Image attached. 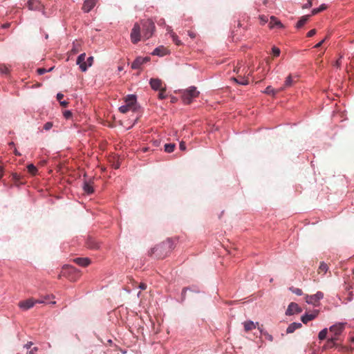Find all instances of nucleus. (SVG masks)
Returning <instances> with one entry per match:
<instances>
[{
	"label": "nucleus",
	"mask_w": 354,
	"mask_h": 354,
	"mask_svg": "<svg viewBox=\"0 0 354 354\" xmlns=\"http://www.w3.org/2000/svg\"><path fill=\"white\" fill-rule=\"evenodd\" d=\"M269 26H270V28H274V27H278L279 28H283V26L281 23V21L279 20H278L277 18L274 16H272L270 17Z\"/></svg>",
	"instance_id": "aec40b11"
},
{
	"label": "nucleus",
	"mask_w": 354,
	"mask_h": 354,
	"mask_svg": "<svg viewBox=\"0 0 354 354\" xmlns=\"http://www.w3.org/2000/svg\"><path fill=\"white\" fill-rule=\"evenodd\" d=\"M73 261L82 267H86L91 263V260L88 258L78 257L73 259Z\"/></svg>",
	"instance_id": "a211bd4d"
},
{
	"label": "nucleus",
	"mask_w": 354,
	"mask_h": 354,
	"mask_svg": "<svg viewBox=\"0 0 354 354\" xmlns=\"http://www.w3.org/2000/svg\"><path fill=\"white\" fill-rule=\"evenodd\" d=\"M37 351V347H34L33 348H32L30 351H32L33 353H35V352H36Z\"/></svg>",
	"instance_id": "4d7b16f0"
},
{
	"label": "nucleus",
	"mask_w": 354,
	"mask_h": 354,
	"mask_svg": "<svg viewBox=\"0 0 354 354\" xmlns=\"http://www.w3.org/2000/svg\"><path fill=\"white\" fill-rule=\"evenodd\" d=\"M279 90L275 91L271 86H268L266 87L265 90V93L268 95H274L277 93H278Z\"/></svg>",
	"instance_id": "473e14b6"
},
{
	"label": "nucleus",
	"mask_w": 354,
	"mask_h": 354,
	"mask_svg": "<svg viewBox=\"0 0 354 354\" xmlns=\"http://www.w3.org/2000/svg\"><path fill=\"white\" fill-rule=\"evenodd\" d=\"M346 325V323L339 322L331 326L329 330L334 335L333 337H337L339 339V336L344 331Z\"/></svg>",
	"instance_id": "0eeeda50"
},
{
	"label": "nucleus",
	"mask_w": 354,
	"mask_h": 354,
	"mask_svg": "<svg viewBox=\"0 0 354 354\" xmlns=\"http://www.w3.org/2000/svg\"><path fill=\"white\" fill-rule=\"evenodd\" d=\"M179 147H180V150L185 151V149H186L185 143L184 142H183V141L180 142V145H179Z\"/></svg>",
	"instance_id": "a18cd8bd"
},
{
	"label": "nucleus",
	"mask_w": 354,
	"mask_h": 354,
	"mask_svg": "<svg viewBox=\"0 0 354 354\" xmlns=\"http://www.w3.org/2000/svg\"><path fill=\"white\" fill-rule=\"evenodd\" d=\"M150 85L152 89L155 90V79L151 78L150 80Z\"/></svg>",
	"instance_id": "49530a36"
},
{
	"label": "nucleus",
	"mask_w": 354,
	"mask_h": 354,
	"mask_svg": "<svg viewBox=\"0 0 354 354\" xmlns=\"http://www.w3.org/2000/svg\"><path fill=\"white\" fill-rule=\"evenodd\" d=\"M318 313H319L318 310H315L313 313H312L310 314L307 313V314L303 315L301 317V319L304 324H307L309 321H311V320L314 319L315 317H317V316L318 315Z\"/></svg>",
	"instance_id": "f3484780"
},
{
	"label": "nucleus",
	"mask_w": 354,
	"mask_h": 354,
	"mask_svg": "<svg viewBox=\"0 0 354 354\" xmlns=\"http://www.w3.org/2000/svg\"><path fill=\"white\" fill-rule=\"evenodd\" d=\"M156 91H158V97L160 100L165 99L168 95L166 92L165 85L159 79L156 78Z\"/></svg>",
	"instance_id": "1a4fd4ad"
},
{
	"label": "nucleus",
	"mask_w": 354,
	"mask_h": 354,
	"mask_svg": "<svg viewBox=\"0 0 354 354\" xmlns=\"http://www.w3.org/2000/svg\"><path fill=\"white\" fill-rule=\"evenodd\" d=\"M290 291H292L293 293L296 294L297 295H302V290L297 288L291 287L290 288Z\"/></svg>",
	"instance_id": "e433bc0d"
},
{
	"label": "nucleus",
	"mask_w": 354,
	"mask_h": 354,
	"mask_svg": "<svg viewBox=\"0 0 354 354\" xmlns=\"http://www.w3.org/2000/svg\"><path fill=\"white\" fill-rule=\"evenodd\" d=\"M352 342H354V336L352 337Z\"/></svg>",
	"instance_id": "774afa93"
},
{
	"label": "nucleus",
	"mask_w": 354,
	"mask_h": 354,
	"mask_svg": "<svg viewBox=\"0 0 354 354\" xmlns=\"http://www.w3.org/2000/svg\"><path fill=\"white\" fill-rule=\"evenodd\" d=\"M97 0H85L82 6V10L85 12H90L95 6Z\"/></svg>",
	"instance_id": "dca6fc26"
},
{
	"label": "nucleus",
	"mask_w": 354,
	"mask_h": 354,
	"mask_svg": "<svg viewBox=\"0 0 354 354\" xmlns=\"http://www.w3.org/2000/svg\"><path fill=\"white\" fill-rule=\"evenodd\" d=\"M259 330H260V333L262 335H263L265 337V338L268 340H269L270 342H272L273 341V337L269 334L268 332L266 331H264L261 328L259 327L258 328Z\"/></svg>",
	"instance_id": "cd10ccee"
},
{
	"label": "nucleus",
	"mask_w": 354,
	"mask_h": 354,
	"mask_svg": "<svg viewBox=\"0 0 354 354\" xmlns=\"http://www.w3.org/2000/svg\"><path fill=\"white\" fill-rule=\"evenodd\" d=\"M142 290L145 289L146 288V285L145 284H141L140 286Z\"/></svg>",
	"instance_id": "052dcab7"
},
{
	"label": "nucleus",
	"mask_w": 354,
	"mask_h": 354,
	"mask_svg": "<svg viewBox=\"0 0 354 354\" xmlns=\"http://www.w3.org/2000/svg\"><path fill=\"white\" fill-rule=\"evenodd\" d=\"M92 183H93V182L91 180L89 181H85L84 183V186H83L84 191L88 194H91L93 193V192H94V189L92 186Z\"/></svg>",
	"instance_id": "4be33fe9"
},
{
	"label": "nucleus",
	"mask_w": 354,
	"mask_h": 354,
	"mask_svg": "<svg viewBox=\"0 0 354 354\" xmlns=\"http://www.w3.org/2000/svg\"><path fill=\"white\" fill-rule=\"evenodd\" d=\"M86 246L91 250H98L100 248V243L95 238L88 237L86 241Z\"/></svg>",
	"instance_id": "f8f14e48"
},
{
	"label": "nucleus",
	"mask_w": 354,
	"mask_h": 354,
	"mask_svg": "<svg viewBox=\"0 0 354 354\" xmlns=\"http://www.w3.org/2000/svg\"><path fill=\"white\" fill-rule=\"evenodd\" d=\"M259 325V322H253L252 321H247L243 323L244 330L245 332L251 331L256 328L257 326Z\"/></svg>",
	"instance_id": "412c9836"
},
{
	"label": "nucleus",
	"mask_w": 354,
	"mask_h": 354,
	"mask_svg": "<svg viewBox=\"0 0 354 354\" xmlns=\"http://www.w3.org/2000/svg\"><path fill=\"white\" fill-rule=\"evenodd\" d=\"M85 58H86V54L82 53L81 55H80L78 56V57L77 59V62H76L77 64L80 66V68L83 72H85L88 68V66L85 61Z\"/></svg>",
	"instance_id": "ddd939ff"
},
{
	"label": "nucleus",
	"mask_w": 354,
	"mask_h": 354,
	"mask_svg": "<svg viewBox=\"0 0 354 354\" xmlns=\"http://www.w3.org/2000/svg\"><path fill=\"white\" fill-rule=\"evenodd\" d=\"M53 122H48L45 123V124L44 125V129H45L46 131H48L53 127Z\"/></svg>",
	"instance_id": "ea45409f"
},
{
	"label": "nucleus",
	"mask_w": 354,
	"mask_h": 354,
	"mask_svg": "<svg viewBox=\"0 0 354 354\" xmlns=\"http://www.w3.org/2000/svg\"><path fill=\"white\" fill-rule=\"evenodd\" d=\"M189 35L191 37H192V38H194V37H195V35H194V33H192V32H189Z\"/></svg>",
	"instance_id": "e2e57ef3"
},
{
	"label": "nucleus",
	"mask_w": 354,
	"mask_h": 354,
	"mask_svg": "<svg viewBox=\"0 0 354 354\" xmlns=\"http://www.w3.org/2000/svg\"><path fill=\"white\" fill-rule=\"evenodd\" d=\"M63 115L66 119H70L72 117V113L70 111H65Z\"/></svg>",
	"instance_id": "79ce46f5"
},
{
	"label": "nucleus",
	"mask_w": 354,
	"mask_h": 354,
	"mask_svg": "<svg viewBox=\"0 0 354 354\" xmlns=\"http://www.w3.org/2000/svg\"><path fill=\"white\" fill-rule=\"evenodd\" d=\"M176 101V99L175 97H172L171 98V102L172 103H174Z\"/></svg>",
	"instance_id": "bf43d9fd"
},
{
	"label": "nucleus",
	"mask_w": 354,
	"mask_h": 354,
	"mask_svg": "<svg viewBox=\"0 0 354 354\" xmlns=\"http://www.w3.org/2000/svg\"><path fill=\"white\" fill-rule=\"evenodd\" d=\"M164 147H165V151H166L167 153H171L174 150L176 145L174 143H169V144H165Z\"/></svg>",
	"instance_id": "c756f323"
},
{
	"label": "nucleus",
	"mask_w": 354,
	"mask_h": 354,
	"mask_svg": "<svg viewBox=\"0 0 354 354\" xmlns=\"http://www.w3.org/2000/svg\"><path fill=\"white\" fill-rule=\"evenodd\" d=\"M231 80L241 85H248L249 84L248 78L245 77H232Z\"/></svg>",
	"instance_id": "5701e85b"
},
{
	"label": "nucleus",
	"mask_w": 354,
	"mask_h": 354,
	"mask_svg": "<svg viewBox=\"0 0 354 354\" xmlns=\"http://www.w3.org/2000/svg\"><path fill=\"white\" fill-rule=\"evenodd\" d=\"M15 153L17 156H20L21 155L20 153H19L16 149H15Z\"/></svg>",
	"instance_id": "680f3d73"
},
{
	"label": "nucleus",
	"mask_w": 354,
	"mask_h": 354,
	"mask_svg": "<svg viewBox=\"0 0 354 354\" xmlns=\"http://www.w3.org/2000/svg\"><path fill=\"white\" fill-rule=\"evenodd\" d=\"M86 62L87 64L88 67L91 66L93 64V57H88Z\"/></svg>",
	"instance_id": "37998d69"
},
{
	"label": "nucleus",
	"mask_w": 354,
	"mask_h": 354,
	"mask_svg": "<svg viewBox=\"0 0 354 354\" xmlns=\"http://www.w3.org/2000/svg\"><path fill=\"white\" fill-rule=\"evenodd\" d=\"M63 97H64V95L62 93H57V100L59 102L62 101Z\"/></svg>",
	"instance_id": "de8ad7c7"
},
{
	"label": "nucleus",
	"mask_w": 354,
	"mask_h": 354,
	"mask_svg": "<svg viewBox=\"0 0 354 354\" xmlns=\"http://www.w3.org/2000/svg\"><path fill=\"white\" fill-rule=\"evenodd\" d=\"M302 311L301 308L298 306L297 304L292 302L289 304L286 310V315H291L295 313H299Z\"/></svg>",
	"instance_id": "4468645a"
},
{
	"label": "nucleus",
	"mask_w": 354,
	"mask_h": 354,
	"mask_svg": "<svg viewBox=\"0 0 354 354\" xmlns=\"http://www.w3.org/2000/svg\"><path fill=\"white\" fill-rule=\"evenodd\" d=\"M316 30L315 29H312L310 30L308 33H307V37H311L313 36H314L315 34H316Z\"/></svg>",
	"instance_id": "c03bdc74"
},
{
	"label": "nucleus",
	"mask_w": 354,
	"mask_h": 354,
	"mask_svg": "<svg viewBox=\"0 0 354 354\" xmlns=\"http://www.w3.org/2000/svg\"><path fill=\"white\" fill-rule=\"evenodd\" d=\"M173 248V243L170 239H167L158 245L156 250L158 251L159 258L164 259L168 255Z\"/></svg>",
	"instance_id": "7ed1b4c3"
},
{
	"label": "nucleus",
	"mask_w": 354,
	"mask_h": 354,
	"mask_svg": "<svg viewBox=\"0 0 354 354\" xmlns=\"http://www.w3.org/2000/svg\"><path fill=\"white\" fill-rule=\"evenodd\" d=\"M312 6V3H311V0H309L308 1V3L307 4H306L304 8H308V7H310Z\"/></svg>",
	"instance_id": "5fc2aeb1"
},
{
	"label": "nucleus",
	"mask_w": 354,
	"mask_h": 354,
	"mask_svg": "<svg viewBox=\"0 0 354 354\" xmlns=\"http://www.w3.org/2000/svg\"><path fill=\"white\" fill-rule=\"evenodd\" d=\"M259 19L261 21V24L264 25L268 21V19L267 16L265 15H260Z\"/></svg>",
	"instance_id": "a19ab883"
},
{
	"label": "nucleus",
	"mask_w": 354,
	"mask_h": 354,
	"mask_svg": "<svg viewBox=\"0 0 354 354\" xmlns=\"http://www.w3.org/2000/svg\"><path fill=\"white\" fill-rule=\"evenodd\" d=\"M328 270V266L326 263H325L324 261L320 263V265L318 268V273L319 274H326V272Z\"/></svg>",
	"instance_id": "a878e982"
},
{
	"label": "nucleus",
	"mask_w": 354,
	"mask_h": 354,
	"mask_svg": "<svg viewBox=\"0 0 354 354\" xmlns=\"http://www.w3.org/2000/svg\"><path fill=\"white\" fill-rule=\"evenodd\" d=\"M32 343L30 342L25 344L24 347L26 348V349H28L32 346Z\"/></svg>",
	"instance_id": "603ef678"
},
{
	"label": "nucleus",
	"mask_w": 354,
	"mask_h": 354,
	"mask_svg": "<svg viewBox=\"0 0 354 354\" xmlns=\"http://www.w3.org/2000/svg\"><path fill=\"white\" fill-rule=\"evenodd\" d=\"M62 277H64L71 281H75L80 277V271L73 266L65 265L62 268L58 279H60Z\"/></svg>",
	"instance_id": "f257e3e1"
},
{
	"label": "nucleus",
	"mask_w": 354,
	"mask_h": 354,
	"mask_svg": "<svg viewBox=\"0 0 354 354\" xmlns=\"http://www.w3.org/2000/svg\"><path fill=\"white\" fill-rule=\"evenodd\" d=\"M72 51H73L74 53H77V50L76 49H73Z\"/></svg>",
	"instance_id": "69168bd1"
},
{
	"label": "nucleus",
	"mask_w": 354,
	"mask_h": 354,
	"mask_svg": "<svg viewBox=\"0 0 354 354\" xmlns=\"http://www.w3.org/2000/svg\"><path fill=\"white\" fill-rule=\"evenodd\" d=\"M187 290V288H183V291H182V295H183V296H184V295H185V292H186Z\"/></svg>",
	"instance_id": "13d9d810"
},
{
	"label": "nucleus",
	"mask_w": 354,
	"mask_h": 354,
	"mask_svg": "<svg viewBox=\"0 0 354 354\" xmlns=\"http://www.w3.org/2000/svg\"><path fill=\"white\" fill-rule=\"evenodd\" d=\"M149 57H137L131 64V68L133 69H138L140 68L141 66L145 63L149 62Z\"/></svg>",
	"instance_id": "9b49d317"
},
{
	"label": "nucleus",
	"mask_w": 354,
	"mask_h": 354,
	"mask_svg": "<svg viewBox=\"0 0 354 354\" xmlns=\"http://www.w3.org/2000/svg\"><path fill=\"white\" fill-rule=\"evenodd\" d=\"M272 50L274 57H278L280 55V49L279 48L274 46Z\"/></svg>",
	"instance_id": "58836bf2"
},
{
	"label": "nucleus",
	"mask_w": 354,
	"mask_h": 354,
	"mask_svg": "<svg viewBox=\"0 0 354 354\" xmlns=\"http://www.w3.org/2000/svg\"><path fill=\"white\" fill-rule=\"evenodd\" d=\"M3 176V168L0 166V180Z\"/></svg>",
	"instance_id": "6e6d98bb"
},
{
	"label": "nucleus",
	"mask_w": 354,
	"mask_h": 354,
	"mask_svg": "<svg viewBox=\"0 0 354 354\" xmlns=\"http://www.w3.org/2000/svg\"><path fill=\"white\" fill-rule=\"evenodd\" d=\"M140 27L138 24H135L131 32V40L132 43L137 44L140 40Z\"/></svg>",
	"instance_id": "9d476101"
},
{
	"label": "nucleus",
	"mask_w": 354,
	"mask_h": 354,
	"mask_svg": "<svg viewBox=\"0 0 354 354\" xmlns=\"http://www.w3.org/2000/svg\"><path fill=\"white\" fill-rule=\"evenodd\" d=\"M28 171L32 174L35 175L37 172V167L33 164H30L27 166Z\"/></svg>",
	"instance_id": "2f4dec72"
},
{
	"label": "nucleus",
	"mask_w": 354,
	"mask_h": 354,
	"mask_svg": "<svg viewBox=\"0 0 354 354\" xmlns=\"http://www.w3.org/2000/svg\"><path fill=\"white\" fill-rule=\"evenodd\" d=\"M0 73L2 74H8L9 73L8 66L4 64H0Z\"/></svg>",
	"instance_id": "c9c22d12"
},
{
	"label": "nucleus",
	"mask_w": 354,
	"mask_h": 354,
	"mask_svg": "<svg viewBox=\"0 0 354 354\" xmlns=\"http://www.w3.org/2000/svg\"><path fill=\"white\" fill-rule=\"evenodd\" d=\"M115 169H118L119 168V165H116L114 166Z\"/></svg>",
	"instance_id": "0e129e2a"
},
{
	"label": "nucleus",
	"mask_w": 354,
	"mask_h": 354,
	"mask_svg": "<svg viewBox=\"0 0 354 354\" xmlns=\"http://www.w3.org/2000/svg\"><path fill=\"white\" fill-rule=\"evenodd\" d=\"M29 354H35V353H33V352H32V351H30V352H29Z\"/></svg>",
	"instance_id": "338daca9"
},
{
	"label": "nucleus",
	"mask_w": 354,
	"mask_h": 354,
	"mask_svg": "<svg viewBox=\"0 0 354 354\" xmlns=\"http://www.w3.org/2000/svg\"><path fill=\"white\" fill-rule=\"evenodd\" d=\"M36 304H44V301L29 298L26 300L19 301L18 306L23 310H28V309L32 308Z\"/></svg>",
	"instance_id": "39448f33"
},
{
	"label": "nucleus",
	"mask_w": 354,
	"mask_h": 354,
	"mask_svg": "<svg viewBox=\"0 0 354 354\" xmlns=\"http://www.w3.org/2000/svg\"><path fill=\"white\" fill-rule=\"evenodd\" d=\"M27 6L30 10H40L43 8L42 4L38 0H28Z\"/></svg>",
	"instance_id": "2eb2a0df"
},
{
	"label": "nucleus",
	"mask_w": 354,
	"mask_h": 354,
	"mask_svg": "<svg viewBox=\"0 0 354 354\" xmlns=\"http://www.w3.org/2000/svg\"><path fill=\"white\" fill-rule=\"evenodd\" d=\"M310 16L309 15L303 16L297 23L296 28H301L308 21Z\"/></svg>",
	"instance_id": "393cba45"
},
{
	"label": "nucleus",
	"mask_w": 354,
	"mask_h": 354,
	"mask_svg": "<svg viewBox=\"0 0 354 354\" xmlns=\"http://www.w3.org/2000/svg\"><path fill=\"white\" fill-rule=\"evenodd\" d=\"M199 95V92L196 90L194 86H191L189 88L182 91V100L185 104H190L193 99L197 97Z\"/></svg>",
	"instance_id": "20e7f679"
},
{
	"label": "nucleus",
	"mask_w": 354,
	"mask_h": 354,
	"mask_svg": "<svg viewBox=\"0 0 354 354\" xmlns=\"http://www.w3.org/2000/svg\"><path fill=\"white\" fill-rule=\"evenodd\" d=\"M338 340L337 337H331L328 339L326 344L324 346V348H333L335 346V341Z\"/></svg>",
	"instance_id": "bb28decb"
},
{
	"label": "nucleus",
	"mask_w": 354,
	"mask_h": 354,
	"mask_svg": "<svg viewBox=\"0 0 354 354\" xmlns=\"http://www.w3.org/2000/svg\"><path fill=\"white\" fill-rule=\"evenodd\" d=\"M324 294L322 292H317L316 294L313 295H306L305 300L308 304L317 306L319 301L322 299Z\"/></svg>",
	"instance_id": "6e6552de"
},
{
	"label": "nucleus",
	"mask_w": 354,
	"mask_h": 354,
	"mask_svg": "<svg viewBox=\"0 0 354 354\" xmlns=\"http://www.w3.org/2000/svg\"><path fill=\"white\" fill-rule=\"evenodd\" d=\"M335 66L339 67L341 65V61L340 59L337 60L334 64Z\"/></svg>",
	"instance_id": "864d4df0"
},
{
	"label": "nucleus",
	"mask_w": 354,
	"mask_h": 354,
	"mask_svg": "<svg viewBox=\"0 0 354 354\" xmlns=\"http://www.w3.org/2000/svg\"><path fill=\"white\" fill-rule=\"evenodd\" d=\"M52 70H53V68H50L48 70V71H51ZM37 72L39 75H43L47 72V70L44 68H37Z\"/></svg>",
	"instance_id": "4c0bfd02"
},
{
	"label": "nucleus",
	"mask_w": 354,
	"mask_h": 354,
	"mask_svg": "<svg viewBox=\"0 0 354 354\" xmlns=\"http://www.w3.org/2000/svg\"><path fill=\"white\" fill-rule=\"evenodd\" d=\"M302 326L301 324V323H296V322H294V323H292L291 324H290L288 326V327L287 328V330H286V333H293L295 330L301 328Z\"/></svg>",
	"instance_id": "b1692460"
},
{
	"label": "nucleus",
	"mask_w": 354,
	"mask_h": 354,
	"mask_svg": "<svg viewBox=\"0 0 354 354\" xmlns=\"http://www.w3.org/2000/svg\"><path fill=\"white\" fill-rule=\"evenodd\" d=\"M143 37L146 39L151 37L153 32L154 26L151 19H148L142 26Z\"/></svg>",
	"instance_id": "423d86ee"
},
{
	"label": "nucleus",
	"mask_w": 354,
	"mask_h": 354,
	"mask_svg": "<svg viewBox=\"0 0 354 354\" xmlns=\"http://www.w3.org/2000/svg\"><path fill=\"white\" fill-rule=\"evenodd\" d=\"M326 39V38H325V39H322L320 42H319L318 44H317L315 46V48H319V47L322 45V44L325 41Z\"/></svg>",
	"instance_id": "3c124183"
},
{
	"label": "nucleus",
	"mask_w": 354,
	"mask_h": 354,
	"mask_svg": "<svg viewBox=\"0 0 354 354\" xmlns=\"http://www.w3.org/2000/svg\"><path fill=\"white\" fill-rule=\"evenodd\" d=\"M168 29L169 31L171 32L173 41L178 46L181 45L182 42L180 41V40L178 39L177 35L174 32H173L171 30H170V28H168Z\"/></svg>",
	"instance_id": "7c9ffc66"
},
{
	"label": "nucleus",
	"mask_w": 354,
	"mask_h": 354,
	"mask_svg": "<svg viewBox=\"0 0 354 354\" xmlns=\"http://www.w3.org/2000/svg\"><path fill=\"white\" fill-rule=\"evenodd\" d=\"M292 83H293V81H292V77L291 75H288L285 81V84H284V87H282L279 89V91H283L285 87H289V86H291L292 85Z\"/></svg>",
	"instance_id": "c85d7f7f"
},
{
	"label": "nucleus",
	"mask_w": 354,
	"mask_h": 354,
	"mask_svg": "<svg viewBox=\"0 0 354 354\" xmlns=\"http://www.w3.org/2000/svg\"><path fill=\"white\" fill-rule=\"evenodd\" d=\"M170 54V50L163 46L156 48V56L163 57Z\"/></svg>",
	"instance_id": "6ab92c4d"
},
{
	"label": "nucleus",
	"mask_w": 354,
	"mask_h": 354,
	"mask_svg": "<svg viewBox=\"0 0 354 354\" xmlns=\"http://www.w3.org/2000/svg\"><path fill=\"white\" fill-rule=\"evenodd\" d=\"M125 104L119 108V111L122 113H126L128 111H136L137 110V101L136 97L134 95H129L124 98Z\"/></svg>",
	"instance_id": "f03ea898"
},
{
	"label": "nucleus",
	"mask_w": 354,
	"mask_h": 354,
	"mask_svg": "<svg viewBox=\"0 0 354 354\" xmlns=\"http://www.w3.org/2000/svg\"><path fill=\"white\" fill-rule=\"evenodd\" d=\"M59 104H60V105H61L62 106H63V107H66V106H68V102L67 101H65V100H64V101H60V102H59Z\"/></svg>",
	"instance_id": "09e8293b"
},
{
	"label": "nucleus",
	"mask_w": 354,
	"mask_h": 354,
	"mask_svg": "<svg viewBox=\"0 0 354 354\" xmlns=\"http://www.w3.org/2000/svg\"><path fill=\"white\" fill-rule=\"evenodd\" d=\"M327 333H328L327 328H324V329L322 330L319 333V339L321 340L324 339L326 337Z\"/></svg>",
	"instance_id": "f704fd0d"
},
{
	"label": "nucleus",
	"mask_w": 354,
	"mask_h": 354,
	"mask_svg": "<svg viewBox=\"0 0 354 354\" xmlns=\"http://www.w3.org/2000/svg\"><path fill=\"white\" fill-rule=\"evenodd\" d=\"M50 297H54L53 295H47V296H45L44 298L42 299H39L40 300H44V303H46V301L47 300H48Z\"/></svg>",
	"instance_id": "8fccbe9b"
},
{
	"label": "nucleus",
	"mask_w": 354,
	"mask_h": 354,
	"mask_svg": "<svg viewBox=\"0 0 354 354\" xmlns=\"http://www.w3.org/2000/svg\"><path fill=\"white\" fill-rule=\"evenodd\" d=\"M326 8V6L324 4L321 5L318 8H315L312 10V15H315L318 14L319 12L324 10Z\"/></svg>",
	"instance_id": "72a5a7b5"
}]
</instances>
